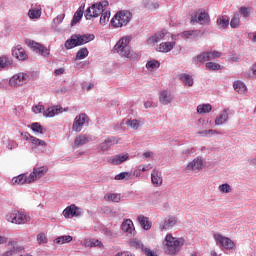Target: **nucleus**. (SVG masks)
<instances>
[{
    "mask_svg": "<svg viewBox=\"0 0 256 256\" xmlns=\"http://www.w3.org/2000/svg\"><path fill=\"white\" fill-rule=\"evenodd\" d=\"M56 93H59L60 95H64V93H67V88L63 87L59 90H56Z\"/></svg>",
    "mask_w": 256,
    "mask_h": 256,
    "instance_id": "obj_64",
    "label": "nucleus"
},
{
    "mask_svg": "<svg viewBox=\"0 0 256 256\" xmlns=\"http://www.w3.org/2000/svg\"><path fill=\"white\" fill-rule=\"evenodd\" d=\"M21 137H23V139L25 141H29L30 143L33 141L34 136H32L31 134H29V132H22L21 133Z\"/></svg>",
    "mask_w": 256,
    "mask_h": 256,
    "instance_id": "obj_57",
    "label": "nucleus"
},
{
    "mask_svg": "<svg viewBox=\"0 0 256 256\" xmlns=\"http://www.w3.org/2000/svg\"><path fill=\"white\" fill-rule=\"evenodd\" d=\"M203 169V159L195 158L186 166V171H201Z\"/></svg>",
    "mask_w": 256,
    "mask_h": 256,
    "instance_id": "obj_14",
    "label": "nucleus"
},
{
    "mask_svg": "<svg viewBox=\"0 0 256 256\" xmlns=\"http://www.w3.org/2000/svg\"><path fill=\"white\" fill-rule=\"evenodd\" d=\"M110 17H111V13L110 12L103 11L101 13V17H100V24L101 25H105L106 23H109V18Z\"/></svg>",
    "mask_w": 256,
    "mask_h": 256,
    "instance_id": "obj_45",
    "label": "nucleus"
},
{
    "mask_svg": "<svg viewBox=\"0 0 256 256\" xmlns=\"http://www.w3.org/2000/svg\"><path fill=\"white\" fill-rule=\"evenodd\" d=\"M180 79L181 81H183V83H185L186 85H188V87H193V78L191 77V75L183 73L180 74Z\"/></svg>",
    "mask_w": 256,
    "mask_h": 256,
    "instance_id": "obj_38",
    "label": "nucleus"
},
{
    "mask_svg": "<svg viewBox=\"0 0 256 256\" xmlns=\"http://www.w3.org/2000/svg\"><path fill=\"white\" fill-rule=\"evenodd\" d=\"M239 13L242 17H244L245 19H247V17H249L251 15V8L249 7H245V6H242L240 7L239 9Z\"/></svg>",
    "mask_w": 256,
    "mask_h": 256,
    "instance_id": "obj_46",
    "label": "nucleus"
},
{
    "mask_svg": "<svg viewBox=\"0 0 256 256\" xmlns=\"http://www.w3.org/2000/svg\"><path fill=\"white\" fill-rule=\"evenodd\" d=\"M126 125H127V127H130V129L137 131V129H139V127H141V121H139L137 119H128L126 121Z\"/></svg>",
    "mask_w": 256,
    "mask_h": 256,
    "instance_id": "obj_37",
    "label": "nucleus"
},
{
    "mask_svg": "<svg viewBox=\"0 0 256 256\" xmlns=\"http://www.w3.org/2000/svg\"><path fill=\"white\" fill-rule=\"evenodd\" d=\"M32 145H34V149H37V147H42L43 149H45V147H47V142L43 141L37 137L34 136V138H32Z\"/></svg>",
    "mask_w": 256,
    "mask_h": 256,
    "instance_id": "obj_39",
    "label": "nucleus"
},
{
    "mask_svg": "<svg viewBox=\"0 0 256 256\" xmlns=\"http://www.w3.org/2000/svg\"><path fill=\"white\" fill-rule=\"evenodd\" d=\"M31 130L33 131V133H35V135H43V133H45V131H47V129H45L40 123L38 122H34L31 124Z\"/></svg>",
    "mask_w": 256,
    "mask_h": 256,
    "instance_id": "obj_32",
    "label": "nucleus"
},
{
    "mask_svg": "<svg viewBox=\"0 0 256 256\" xmlns=\"http://www.w3.org/2000/svg\"><path fill=\"white\" fill-rule=\"evenodd\" d=\"M88 119L89 117L87 114H80L76 116L72 126L73 131H76V133H81V130L83 129V126L85 125V122L88 121Z\"/></svg>",
    "mask_w": 256,
    "mask_h": 256,
    "instance_id": "obj_11",
    "label": "nucleus"
},
{
    "mask_svg": "<svg viewBox=\"0 0 256 256\" xmlns=\"http://www.w3.org/2000/svg\"><path fill=\"white\" fill-rule=\"evenodd\" d=\"M213 109V106L211 104H200L197 107V113L200 115H203L205 113H211V110Z\"/></svg>",
    "mask_w": 256,
    "mask_h": 256,
    "instance_id": "obj_35",
    "label": "nucleus"
},
{
    "mask_svg": "<svg viewBox=\"0 0 256 256\" xmlns=\"http://www.w3.org/2000/svg\"><path fill=\"white\" fill-rule=\"evenodd\" d=\"M133 17V14L129 10L119 11L111 20L113 27H125L129 24Z\"/></svg>",
    "mask_w": 256,
    "mask_h": 256,
    "instance_id": "obj_4",
    "label": "nucleus"
},
{
    "mask_svg": "<svg viewBox=\"0 0 256 256\" xmlns=\"http://www.w3.org/2000/svg\"><path fill=\"white\" fill-rule=\"evenodd\" d=\"M229 109H224L215 119V125H225L229 121Z\"/></svg>",
    "mask_w": 256,
    "mask_h": 256,
    "instance_id": "obj_20",
    "label": "nucleus"
},
{
    "mask_svg": "<svg viewBox=\"0 0 256 256\" xmlns=\"http://www.w3.org/2000/svg\"><path fill=\"white\" fill-rule=\"evenodd\" d=\"M219 191L221 193H231V185L222 184V185L219 186Z\"/></svg>",
    "mask_w": 256,
    "mask_h": 256,
    "instance_id": "obj_54",
    "label": "nucleus"
},
{
    "mask_svg": "<svg viewBox=\"0 0 256 256\" xmlns=\"http://www.w3.org/2000/svg\"><path fill=\"white\" fill-rule=\"evenodd\" d=\"M6 219L10 223H15L16 225H24V223H29V221H31V217H29L27 213L17 210L6 215Z\"/></svg>",
    "mask_w": 256,
    "mask_h": 256,
    "instance_id": "obj_6",
    "label": "nucleus"
},
{
    "mask_svg": "<svg viewBox=\"0 0 256 256\" xmlns=\"http://www.w3.org/2000/svg\"><path fill=\"white\" fill-rule=\"evenodd\" d=\"M31 81V75L28 73H18L12 76L9 80L10 87H21L25 83Z\"/></svg>",
    "mask_w": 256,
    "mask_h": 256,
    "instance_id": "obj_8",
    "label": "nucleus"
},
{
    "mask_svg": "<svg viewBox=\"0 0 256 256\" xmlns=\"http://www.w3.org/2000/svg\"><path fill=\"white\" fill-rule=\"evenodd\" d=\"M33 113H41L42 111H45V106L38 104L32 108Z\"/></svg>",
    "mask_w": 256,
    "mask_h": 256,
    "instance_id": "obj_58",
    "label": "nucleus"
},
{
    "mask_svg": "<svg viewBox=\"0 0 256 256\" xmlns=\"http://www.w3.org/2000/svg\"><path fill=\"white\" fill-rule=\"evenodd\" d=\"M149 169H152L151 164H148L146 166H139V171L142 172L149 171Z\"/></svg>",
    "mask_w": 256,
    "mask_h": 256,
    "instance_id": "obj_62",
    "label": "nucleus"
},
{
    "mask_svg": "<svg viewBox=\"0 0 256 256\" xmlns=\"http://www.w3.org/2000/svg\"><path fill=\"white\" fill-rule=\"evenodd\" d=\"M13 65V60L7 56L0 57V70L6 69V67H11Z\"/></svg>",
    "mask_w": 256,
    "mask_h": 256,
    "instance_id": "obj_33",
    "label": "nucleus"
},
{
    "mask_svg": "<svg viewBox=\"0 0 256 256\" xmlns=\"http://www.w3.org/2000/svg\"><path fill=\"white\" fill-rule=\"evenodd\" d=\"M143 157H145V159L153 158L154 154L152 151H148L143 154Z\"/></svg>",
    "mask_w": 256,
    "mask_h": 256,
    "instance_id": "obj_63",
    "label": "nucleus"
},
{
    "mask_svg": "<svg viewBox=\"0 0 256 256\" xmlns=\"http://www.w3.org/2000/svg\"><path fill=\"white\" fill-rule=\"evenodd\" d=\"M143 253L146 256H157V254H155V252L151 251L149 248H143Z\"/></svg>",
    "mask_w": 256,
    "mask_h": 256,
    "instance_id": "obj_60",
    "label": "nucleus"
},
{
    "mask_svg": "<svg viewBox=\"0 0 256 256\" xmlns=\"http://www.w3.org/2000/svg\"><path fill=\"white\" fill-rule=\"evenodd\" d=\"M12 56L18 59V61H25L27 59V53H25L21 46L12 49Z\"/></svg>",
    "mask_w": 256,
    "mask_h": 256,
    "instance_id": "obj_19",
    "label": "nucleus"
},
{
    "mask_svg": "<svg viewBox=\"0 0 256 256\" xmlns=\"http://www.w3.org/2000/svg\"><path fill=\"white\" fill-rule=\"evenodd\" d=\"M63 19H65V14L58 15L56 18L53 19L54 25H61V23H63Z\"/></svg>",
    "mask_w": 256,
    "mask_h": 256,
    "instance_id": "obj_56",
    "label": "nucleus"
},
{
    "mask_svg": "<svg viewBox=\"0 0 256 256\" xmlns=\"http://www.w3.org/2000/svg\"><path fill=\"white\" fill-rule=\"evenodd\" d=\"M13 185H25V183H29V176H25V174H20L17 177L12 179Z\"/></svg>",
    "mask_w": 256,
    "mask_h": 256,
    "instance_id": "obj_28",
    "label": "nucleus"
},
{
    "mask_svg": "<svg viewBox=\"0 0 256 256\" xmlns=\"http://www.w3.org/2000/svg\"><path fill=\"white\" fill-rule=\"evenodd\" d=\"M131 36L122 37L114 46V51L120 55V57H125V59H129V61H135V59H139V54L135 53L131 50Z\"/></svg>",
    "mask_w": 256,
    "mask_h": 256,
    "instance_id": "obj_1",
    "label": "nucleus"
},
{
    "mask_svg": "<svg viewBox=\"0 0 256 256\" xmlns=\"http://www.w3.org/2000/svg\"><path fill=\"white\" fill-rule=\"evenodd\" d=\"M17 147H19V144H17V142L13 140L8 142L7 148L10 149V151H12V149H17Z\"/></svg>",
    "mask_w": 256,
    "mask_h": 256,
    "instance_id": "obj_59",
    "label": "nucleus"
},
{
    "mask_svg": "<svg viewBox=\"0 0 256 256\" xmlns=\"http://www.w3.org/2000/svg\"><path fill=\"white\" fill-rule=\"evenodd\" d=\"M194 61L196 63H203V61H209L207 58V52H203L202 54H199L197 57L194 58Z\"/></svg>",
    "mask_w": 256,
    "mask_h": 256,
    "instance_id": "obj_51",
    "label": "nucleus"
},
{
    "mask_svg": "<svg viewBox=\"0 0 256 256\" xmlns=\"http://www.w3.org/2000/svg\"><path fill=\"white\" fill-rule=\"evenodd\" d=\"M28 16L30 19H39L41 17V9L31 8L28 11Z\"/></svg>",
    "mask_w": 256,
    "mask_h": 256,
    "instance_id": "obj_40",
    "label": "nucleus"
},
{
    "mask_svg": "<svg viewBox=\"0 0 256 256\" xmlns=\"http://www.w3.org/2000/svg\"><path fill=\"white\" fill-rule=\"evenodd\" d=\"M175 36L169 33L167 30H162L160 32L155 33L153 36L148 38L147 44L148 45H155V43H159V41H173Z\"/></svg>",
    "mask_w": 256,
    "mask_h": 256,
    "instance_id": "obj_7",
    "label": "nucleus"
},
{
    "mask_svg": "<svg viewBox=\"0 0 256 256\" xmlns=\"http://www.w3.org/2000/svg\"><path fill=\"white\" fill-rule=\"evenodd\" d=\"M115 143H117V139L115 137H108L105 141L99 144L98 149L99 151H107L112 148Z\"/></svg>",
    "mask_w": 256,
    "mask_h": 256,
    "instance_id": "obj_17",
    "label": "nucleus"
},
{
    "mask_svg": "<svg viewBox=\"0 0 256 256\" xmlns=\"http://www.w3.org/2000/svg\"><path fill=\"white\" fill-rule=\"evenodd\" d=\"M37 241L39 245H43V243H47V236L45 233H39L37 235Z\"/></svg>",
    "mask_w": 256,
    "mask_h": 256,
    "instance_id": "obj_55",
    "label": "nucleus"
},
{
    "mask_svg": "<svg viewBox=\"0 0 256 256\" xmlns=\"http://www.w3.org/2000/svg\"><path fill=\"white\" fill-rule=\"evenodd\" d=\"M183 239L172 237L171 234H167L165 241L163 242L165 253L168 255H175L179 252V249L183 247Z\"/></svg>",
    "mask_w": 256,
    "mask_h": 256,
    "instance_id": "obj_3",
    "label": "nucleus"
},
{
    "mask_svg": "<svg viewBox=\"0 0 256 256\" xmlns=\"http://www.w3.org/2000/svg\"><path fill=\"white\" fill-rule=\"evenodd\" d=\"M206 68L209 69V71H219L222 69L221 65L214 62H208L206 63Z\"/></svg>",
    "mask_w": 256,
    "mask_h": 256,
    "instance_id": "obj_47",
    "label": "nucleus"
},
{
    "mask_svg": "<svg viewBox=\"0 0 256 256\" xmlns=\"http://www.w3.org/2000/svg\"><path fill=\"white\" fill-rule=\"evenodd\" d=\"M209 21V13L205 12V10H198L191 19V23H199L200 25H209Z\"/></svg>",
    "mask_w": 256,
    "mask_h": 256,
    "instance_id": "obj_10",
    "label": "nucleus"
},
{
    "mask_svg": "<svg viewBox=\"0 0 256 256\" xmlns=\"http://www.w3.org/2000/svg\"><path fill=\"white\" fill-rule=\"evenodd\" d=\"M138 223H140L141 227H143L145 231H149V229H151V222L149 221V218L143 215L138 216Z\"/></svg>",
    "mask_w": 256,
    "mask_h": 256,
    "instance_id": "obj_29",
    "label": "nucleus"
},
{
    "mask_svg": "<svg viewBox=\"0 0 256 256\" xmlns=\"http://www.w3.org/2000/svg\"><path fill=\"white\" fill-rule=\"evenodd\" d=\"M58 113H63V108L60 106L50 107L43 112L44 117H55Z\"/></svg>",
    "mask_w": 256,
    "mask_h": 256,
    "instance_id": "obj_26",
    "label": "nucleus"
},
{
    "mask_svg": "<svg viewBox=\"0 0 256 256\" xmlns=\"http://www.w3.org/2000/svg\"><path fill=\"white\" fill-rule=\"evenodd\" d=\"M95 39V35L93 34H74L71 36L70 39L66 40L64 47L65 49H73L75 47H79L81 45H86Z\"/></svg>",
    "mask_w": 256,
    "mask_h": 256,
    "instance_id": "obj_2",
    "label": "nucleus"
},
{
    "mask_svg": "<svg viewBox=\"0 0 256 256\" xmlns=\"http://www.w3.org/2000/svg\"><path fill=\"white\" fill-rule=\"evenodd\" d=\"M161 64L157 60H152L146 63V69H159Z\"/></svg>",
    "mask_w": 256,
    "mask_h": 256,
    "instance_id": "obj_49",
    "label": "nucleus"
},
{
    "mask_svg": "<svg viewBox=\"0 0 256 256\" xmlns=\"http://www.w3.org/2000/svg\"><path fill=\"white\" fill-rule=\"evenodd\" d=\"M77 207L75 205H71L69 207H67L66 209L63 210V215L66 219H68V217H75V215H77Z\"/></svg>",
    "mask_w": 256,
    "mask_h": 256,
    "instance_id": "obj_31",
    "label": "nucleus"
},
{
    "mask_svg": "<svg viewBox=\"0 0 256 256\" xmlns=\"http://www.w3.org/2000/svg\"><path fill=\"white\" fill-rule=\"evenodd\" d=\"M233 88H234V91L239 93V95H243V93L247 91V86L241 80L235 81L233 83Z\"/></svg>",
    "mask_w": 256,
    "mask_h": 256,
    "instance_id": "obj_27",
    "label": "nucleus"
},
{
    "mask_svg": "<svg viewBox=\"0 0 256 256\" xmlns=\"http://www.w3.org/2000/svg\"><path fill=\"white\" fill-rule=\"evenodd\" d=\"M239 23H241V18H239V13H236L230 21V26L232 29H237V27H239Z\"/></svg>",
    "mask_w": 256,
    "mask_h": 256,
    "instance_id": "obj_43",
    "label": "nucleus"
},
{
    "mask_svg": "<svg viewBox=\"0 0 256 256\" xmlns=\"http://www.w3.org/2000/svg\"><path fill=\"white\" fill-rule=\"evenodd\" d=\"M208 61H211L213 59H219L221 57V52L213 51V52H206Z\"/></svg>",
    "mask_w": 256,
    "mask_h": 256,
    "instance_id": "obj_50",
    "label": "nucleus"
},
{
    "mask_svg": "<svg viewBox=\"0 0 256 256\" xmlns=\"http://www.w3.org/2000/svg\"><path fill=\"white\" fill-rule=\"evenodd\" d=\"M143 5L146 9H159V2H152L149 4V0H143Z\"/></svg>",
    "mask_w": 256,
    "mask_h": 256,
    "instance_id": "obj_48",
    "label": "nucleus"
},
{
    "mask_svg": "<svg viewBox=\"0 0 256 256\" xmlns=\"http://www.w3.org/2000/svg\"><path fill=\"white\" fill-rule=\"evenodd\" d=\"M109 5L108 1H102L95 4H92L91 7H88L85 12V17L87 20L93 17H99L103 11H105V7Z\"/></svg>",
    "mask_w": 256,
    "mask_h": 256,
    "instance_id": "obj_5",
    "label": "nucleus"
},
{
    "mask_svg": "<svg viewBox=\"0 0 256 256\" xmlns=\"http://www.w3.org/2000/svg\"><path fill=\"white\" fill-rule=\"evenodd\" d=\"M173 99V94L167 90H163L159 93V101L162 105H169Z\"/></svg>",
    "mask_w": 256,
    "mask_h": 256,
    "instance_id": "obj_15",
    "label": "nucleus"
},
{
    "mask_svg": "<svg viewBox=\"0 0 256 256\" xmlns=\"http://www.w3.org/2000/svg\"><path fill=\"white\" fill-rule=\"evenodd\" d=\"M29 46L31 49H33V51H36L42 55V57H49V49H47V47L33 41L29 43Z\"/></svg>",
    "mask_w": 256,
    "mask_h": 256,
    "instance_id": "obj_13",
    "label": "nucleus"
},
{
    "mask_svg": "<svg viewBox=\"0 0 256 256\" xmlns=\"http://www.w3.org/2000/svg\"><path fill=\"white\" fill-rule=\"evenodd\" d=\"M89 55V50L87 48H81L77 53H76V60H81L85 59Z\"/></svg>",
    "mask_w": 256,
    "mask_h": 256,
    "instance_id": "obj_44",
    "label": "nucleus"
},
{
    "mask_svg": "<svg viewBox=\"0 0 256 256\" xmlns=\"http://www.w3.org/2000/svg\"><path fill=\"white\" fill-rule=\"evenodd\" d=\"M71 241H73V236L70 235L59 236L54 239L56 245H65V243H71Z\"/></svg>",
    "mask_w": 256,
    "mask_h": 256,
    "instance_id": "obj_30",
    "label": "nucleus"
},
{
    "mask_svg": "<svg viewBox=\"0 0 256 256\" xmlns=\"http://www.w3.org/2000/svg\"><path fill=\"white\" fill-rule=\"evenodd\" d=\"M199 135H202V137H211V135H215L217 134V130H204V131H200L198 132Z\"/></svg>",
    "mask_w": 256,
    "mask_h": 256,
    "instance_id": "obj_53",
    "label": "nucleus"
},
{
    "mask_svg": "<svg viewBox=\"0 0 256 256\" xmlns=\"http://www.w3.org/2000/svg\"><path fill=\"white\" fill-rule=\"evenodd\" d=\"M93 137L91 136H85V135H79L76 137L75 141H74V145L76 147H81L83 145H87V143L93 141Z\"/></svg>",
    "mask_w": 256,
    "mask_h": 256,
    "instance_id": "obj_21",
    "label": "nucleus"
},
{
    "mask_svg": "<svg viewBox=\"0 0 256 256\" xmlns=\"http://www.w3.org/2000/svg\"><path fill=\"white\" fill-rule=\"evenodd\" d=\"M47 167L42 166V167H38V168H34L33 172L30 173L29 175V183H33L34 181H37V179H41V177H45V175L47 174Z\"/></svg>",
    "mask_w": 256,
    "mask_h": 256,
    "instance_id": "obj_12",
    "label": "nucleus"
},
{
    "mask_svg": "<svg viewBox=\"0 0 256 256\" xmlns=\"http://www.w3.org/2000/svg\"><path fill=\"white\" fill-rule=\"evenodd\" d=\"M151 179L153 185L156 187H160V185H163V177H161V172L159 170H153L151 173Z\"/></svg>",
    "mask_w": 256,
    "mask_h": 256,
    "instance_id": "obj_23",
    "label": "nucleus"
},
{
    "mask_svg": "<svg viewBox=\"0 0 256 256\" xmlns=\"http://www.w3.org/2000/svg\"><path fill=\"white\" fill-rule=\"evenodd\" d=\"M102 245L103 243H101L99 240H95L90 243V247H101Z\"/></svg>",
    "mask_w": 256,
    "mask_h": 256,
    "instance_id": "obj_61",
    "label": "nucleus"
},
{
    "mask_svg": "<svg viewBox=\"0 0 256 256\" xmlns=\"http://www.w3.org/2000/svg\"><path fill=\"white\" fill-rule=\"evenodd\" d=\"M121 229L128 235H135V226H133V221L131 219L124 220Z\"/></svg>",
    "mask_w": 256,
    "mask_h": 256,
    "instance_id": "obj_18",
    "label": "nucleus"
},
{
    "mask_svg": "<svg viewBox=\"0 0 256 256\" xmlns=\"http://www.w3.org/2000/svg\"><path fill=\"white\" fill-rule=\"evenodd\" d=\"M104 199H106V201H112L113 203H119V201H121V195L120 194H106L104 196Z\"/></svg>",
    "mask_w": 256,
    "mask_h": 256,
    "instance_id": "obj_42",
    "label": "nucleus"
},
{
    "mask_svg": "<svg viewBox=\"0 0 256 256\" xmlns=\"http://www.w3.org/2000/svg\"><path fill=\"white\" fill-rule=\"evenodd\" d=\"M182 37H185V39H195L197 36L201 35V31L199 30H188L182 32Z\"/></svg>",
    "mask_w": 256,
    "mask_h": 256,
    "instance_id": "obj_34",
    "label": "nucleus"
},
{
    "mask_svg": "<svg viewBox=\"0 0 256 256\" xmlns=\"http://www.w3.org/2000/svg\"><path fill=\"white\" fill-rule=\"evenodd\" d=\"M130 245L131 247H134L135 249H146L144 246H143V243H141V241L137 240V239H134L130 242Z\"/></svg>",
    "mask_w": 256,
    "mask_h": 256,
    "instance_id": "obj_52",
    "label": "nucleus"
},
{
    "mask_svg": "<svg viewBox=\"0 0 256 256\" xmlns=\"http://www.w3.org/2000/svg\"><path fill=\"white\" fill-rule=\"evenodd\" d=\"M177 224V218L173 216H168L164 219V223L162 226H160L161 231L165 229H171V227H175Z\"/></svg>",
    "mask_w": 256,
    "mask_h": 256,
    "instance_id": "obj_22",
    "label": "nucleus"
},
{
    "mask_svg": "<svg viewBox=\"0 0 256 256\" xmlns=\"http://www.w3.org/2000/svg\"><path fill=\"white\" fill-rule=\"evenodd\" d=\"M173 47H175V42H162L156 50L160 53H169Z\"/></svg>",
    "mask_w": 256,
    "mask_h": 256,
    "instance_id": "obj_25",
    "label": "nucleus"
},
{
    "mask_svg": "<svg viewBox=\"0 0 256 256\" xmlns=\"http://www.w3.org/2000/svg\"><path fill=\"white\" fill-rule=\"evenodd\" d=\"M217 25L219 29H227L229 27V17L222 16L217 19Z\"/></svg>",
    "mask_w": 256,
    "mask_h": 256,
    "instance_id": "obj_36",
    "label": "nucleus"
},
{
    "mask_svg": "<svg viewBox=\"0 0 256 256\" xmlns=\"http://www.w3.org/2000/svg\"><path fill=\"white\" fill-rule=\"evenodd\" d=\"M214 239L219 247H223L228 251L235 249V242H233V240L230 238H227L221 234H214Z\"/></svg>",
    "mask_w": 256,
    "mask_h": 256,
    "instance_id": "obj_9",
    "label": "nucleus"
},
{
    "mask_svg": "<svg viewBox=\"0 0 256 256\" xmlns=\"http://www.w3.org/2000/svg\"><path fill=\"white\" fill-rule=\"evenodd\" d=\"M85 9V4L80 6L78 10L75 12L73 19L71 21V27H74V25H77L81 19H83V11Z\"/></svg>",
    "mask_w": 256,
    "mask_h": 256,
    "instance_id": "obj_24",
    "label": "nucleus"
},
{
    "mask_svg": "<svg viewBox=\"0 0 256 256\" xmlns=\"http://www.w3.org/2000/svg\"><path fill=\"white\" fill-rule=\"evenodd\" d=\"M115 181H123L124 179L126 181H129L131 179V172H121L118 175L114 177Z\"/></svg>",
    "mask_w": 256,
    "mask_h": 256,
    "instance_id": "obj_41",
    "label": "nucleus"
},
{
    "mask_svg": "<svg viewBox=\"0 0 256 256\" xmlns=\"http://www.w3.org/2000/svg\"><path fill=\"white\" fill-rule=\"evenodd\" d=\"M125 161H129V154H118L112 156L108 160V163H111V165H121V163H125Z\"/></svg>",
    "mask_w": 256,
    "mask_h": 256,
    "instance_id": "obj_16",
    "label": "nucleus"
}]
</instances>
